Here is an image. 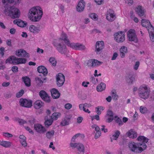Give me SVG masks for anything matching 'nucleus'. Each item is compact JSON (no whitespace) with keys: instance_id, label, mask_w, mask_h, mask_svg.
Wrapping results in <instances>:
<instances>
[{"instance_id":"obj_1","label":"nucleus","mask_w":154,"mask_h":154,"mask_svg":"<svg viewBox=\"0 0 154 154\" xmlns=\"http://www.w3.org/2000/svg\"><path fill=\"white\" fill-rule=\"evenodd\" d=\"M43 15L42 10L39 6L34 7L30 9L29 12V17L32 21H39Z\"/></svg>"},{"instance_id":"obj_2","label":"nucleus","mask_w":154,"mask_h":154,"mask_svg":"<svg viewBox=\"0 0 154 154\" xmlns=\"http://www.w3.org/2000/svg\"><path fill=\"white\" fill-rule=\"evenodd\" d=\"M4 12L6 16H10L12 19L18 18L20 15L19 10L14 6H11L9 8H5Z\"/></svg>"},{"instance_id":"obj_3","label":"nucleus","mask_w":154,"mask_h":154,"mask_svg":"<svg viewBox=\"0 0 154 154\" xmlns=\"http://www.w3.org/2000/svg\"><path fill=\"white\" fill-rule=\"evenodd\" d=\"M150 91L147 87L144 86H140L138 89V94L140 97L143 99H145L147 98L149 95Z\"/></svg>"},{"instance_id":"obj_4","label":"nucleus","mask_w":154,"mask_h":154,"mask_svg":"<svg viewBox=\"0 0 154 154\" xmlns=\"http://www.w3.org/2000/svg\"><path fill=\"white\" fill-rule=\"evenodd\" d=\"M130 150L135 153H139L143 151L142 147H139L138 143H136L134 142H130L128 144Z\"/></svg>"},{"instance_id":"obj_5","label":"nucleus","mask_w":154,"mask_h":154,"mask_svg":"<svg viewBox=\"0 0 154 154\" xmlns=\"http://www.w3.org/2000/svg\"><path fill=\"white\" fill-rule=\"evenodd\" d=\"M57 50L61 54H65L67 51L66 46L63 42H56L54 44Z\"/></svg>"},{"instance_id":"obj_6","label":"nucleus","mask_w":154,"mask_h":154,"mask_svg":"<svg viewBox=\"0 0 154 154\" xmlns=\"http://www.w3.org/2000/svg\"><path fill=\"white\" fill-rule=\"evenodd\" d=\"M114 36L115 40L117 42H122L125 40V34L123 31H119L115 33Z\"/></svg>"},{"instance_id":"obj_7","label":"nucleus","mask_w":154,"mask_h":154,"mask_svg":"<svg viewBox=\"0 0 154 154\" xmlns=\"http://www.w3.org/2000/svg\"><path fill=\"white\" fill-rule=\"evenodd\" d=\"M70 146L73 148H76L79 154H84L85 152V147L84 145L82 143H70Z\"/></svg>"},{"instance_id":"obj_8","label":"nucleus","mask_w":154,"mask_h":154,"mask_svg":"<svg viewBox=\"0 0 154 154\" xmlns=\"http://www.w3.org/2000/svg\"><path fill=\"white\" fill-rule=\"evenodd\" d=\"M137 139L138 141H140L138 143L139 146L142 147L143 150L145 149L146 148V145L144 143H147L148 142L149 139L144 136H142L138 137Z\"/></svg>"},{"instance_id":"obj_9","label":"nucleus","mask_w":154,"mask_h":154,"mask_svg":"<svg viewBox=\"0 0 154 154\" xmlns=\"http://www.w3.org/2000/svg\"><path fill=\"white\" fill-rule=\"evenodd\" d=\"M65 76L62 73H59L56 75V83L58 87H60L63 85L65 82Z\"/></svg>"},{"instance_id":"obj_10","label":"nucleus","mask_w":154,"mask_h":154,"mask_svg":"<svg viewBox=\"0 0 154 154\" xmlns=\"http://www.w3.org/2000/svg\"><path fill=\"white\" fill-rule=\"evenodd\" d=\"M20 105L26 108H30L32 106V101L26 99L21 98L19 101Z\"/></svg>"},{"instance_id":"obj_11","label":"nucleus","mask_w":154,"mask_h":154,"mask_svg":"<svg viewBox=\"0 0 154 154\" xmlns=\"http://www.w3.org/2000/svg\"><path fill=\"white\" fill-rule=\"evenodd\" d=\"M39 95L41 98L45 102L48 103L50 102V97L45 91H41L39 92Z\"/></svg>"},{"instance_id":"obj_12","label":"nucleus","mask_w":154,"mask_h":154,"mask_svg":"<svg viewBox=\"0 0 154 154\" xmlns=\"http://www.w3.org/2000/svg\"><path fill=\"white\" fill-rule=\"evenodd\" d=\"M75 50L80 51L84 50L86 49L85 46L79 43H71L69 46Z\"/></svg>"},{"instance_id":"obj_13","label":"nucleus","mask_w":154,"mask_h":154,"mask_svg":"<svg viewBox=\"0 0 154 154\" xmlns=\"http://www.w3.org/2000/svg\"><path fill=\"white\" fill-rule=\"evenodd\" d=\"M133 31V30H131L128 32V40L130 41H133L135 43H137L138 42V39L136 35Z\"/></svg>"},{"instance_id":"obj_14","label":"nucleus","mask_w":154,"mask_h":154,"mask_svg":"<svg viewBox=\"0 0 154 154\" xmlns=\"http://www.w3.org/2000/svg\"><path fill=\"white\" fill-rule=\"evenodd\" d=\"M15 54L17 57H26L29 58V54L27 53L25 50L22 49L17 50Z\"/></svg>"},{"instance_id":"obj_15","label":"nucleus","mask_w":154,"mask_h":154,"mask_svg":"<svg viewBox=\"0 0 154 154\" xmlns=\"http://www.w3.org/2000/svg\"><path fill=\"white\" fill-rule=\"evenodd\" d=\"M34 128L37 132L40 133H44L46 131V129L45 128L39 124H35Z\"/></svg>"},{"instance_id":"obj_16","label":"nucleus","mask_w":154,"mask_h":154,"mask_svg":"<svg viewBox=\"0 0 154 154\" xmlns=\"http://www.w3.org/2000/svg\"><path fill=\"white\" fill-rule=\"evenodd\" d=\"M104 48V42L103 41H98L96 42V50L95 52L97 54H100L99 52Z\"/></svg>"},{"instance_id":"obj_17","label":"nucleus","mask_w":154,"mask_h":154,"mask_svg":"<svg viewBox=\"0 0 154 154\" xmlns=\"http://www.w3.org/2000/svg\"><path fill=\"white\" fill-rule=\"evenodd\" d=\"M85 2L83 0H80L76 7L77 11L80 12L83 11L85 8Z\"/></svg>"},{"instance_id":"obj_18","label":"nucleus","mask_w":154,"mask_h":154,"mask_svg":"<svg viewBox=\"0 0 154 154\" xmlns=\"http://www.w3.org/2000/svg\"><path fill=\"white\" fill-rule=\"evenodd\" d=\"M46 78L40 77H37L35 78V80L37 83V85L40 87H41L43 83L46 82Z\"/></svg>"},{"instance_id":"obj_19","label":"nucleus","mask_w":154,"mask_h":154,"mask_svg":"<svg viewBox=\"0 0 154 154\" xmlns=\"http://www.w3.org/2000/svg\"><path fill=\"white\" fill-rule=\"evenodd\" d=\"M134 80L133 73L131 72L128 73L126 77V82L128 84L130 85L132 84Z\"/></svg>"},{"instance_id":"obj_20","label":"nucleus","mask_w":154,"mask_h":154,"mask_svg":"<svg viewBox=\"0 0 154 154\" xmlns=\"http://www.w3.org/2000/svg\"><path fill=\"white\" fill-rule=\"evenodd\" d=\"M13 23L14 24H17L18 26L21 27H25L27 24L26 22H25L20 19L14 20Z\"/></svg>"},{"instance_id":"obj_21","label":"nucleus","mask_w":154,"mask_h":154,"mask_svg":"<svg viewBox=\"0 0 154 154\" xmlns=\"http://www.w3.org/2000/svg\"><path fill=\"white\" fill-rule=\"evenodd\" d=\"M51 94L53 98L54 99H57L59 98L60 93L55 88H52L51 91Z\"/></svg>"},{"instance_id":"obj_22","label":"nucleus","mask_w":154,"mask_h":154,"mask_svg":"<svg viewBox=\"0 0 154 154\" xmlns=\"http://www.w3.org/2000/svg\"><path fill=\"white\" fill-rule=\"evenodd\" d=\"M37 71L40 73H42L44 76L48 74V70L45 66H40L37 68Z\"/></svg>"},{"instance_id":"obj_23","label":"nucleus","mask_w":154,"mask_h":154,"mask_svg":"<svg viewBox=\"0 0 154 154\" xmlns=\"http://www.w3.org/2000/svg\"><path fill=\"white\" fill-rule=\"evenodd\" d=\"M45 126L47 127L51 125L53 122V120L50 118V116H49V117L48 116L45 117Z\"/></svg>"},{"instance_id":"obj_24","label":"nucleus","mask_w":154,"mask_h":154,"mask_svg":"<svg viewBox=\"0 0 154 154\" xmlns=\"http://www.w3.org/2000/svg\"><path fill=\"white\" fill-rule=\"evenodd\" d=\"M29 29L31 32L34 34L38 33L40 31V27H36L33 25H31L29 26Z\"/></svg>"},{"instance_id":"obj_25","label":"nucleus","mask_w":154,"mask_h":154,"mask_svg":"<svg viewBox=\"0 0 154 154\" xmlns=\"http://www.w3.org/2000/svg\"><path fill=\"white\" fill-rule=\"evenodd\" d=\"M34 105L35 109H38L44 106V103L41 100H38L35 102Z\"/></svg>"},{"instance_id":"obj_26","label":"nucleus","mask_w":154,"mask_h":154,"mask_svg":"<svg viewBox=\"0 0 154 154\" xmlns=\"http://www.w3.org/2000/svg\"><path fill=\"white\" fill-rule=\"evenodd\" d=\"M61 39L64 41L65 43L67 44L68 46H70L71 43H70L69 39L67 38V36L66 34L63 32L61 35Z\"/></svg>"},{"instance_id":"obj_27","label":"nucleus","mask_w":154,"mask_h":154,"mask_svg":"<svg viewBox=\"0 0 154 154\" xmlns=\"http://www.w3.org/2000/svg\"><path fill=\"white\" fill-rule=\"evenodd\" d=\"M127 135L130 138H134L137 137V134L135 131L133 130H131L126 133Z\"/></svg>"},{"instance_id":"obj_28","label":"nucleus","mask_w":154,"mask_h":154,"mask_svg":"<svg viewBox=\"0 0 154 154\" xmlns=\"http://www.w3.org/2000/svg\"><path fill=\"white\" fill-rule=\"evenodd\" d=\"M135 11L140 17H142L144 15V11L143 10L142 7L141 6H139L135 9Z\"/></svg>"},{"instance_id":"obj_29","label":"nucleus","mask_w":154,"mask_h":154,"mask_svg":"<svg viewBox=\"0 0 154 154\" xmlns=\"http://www.w3.org/2000/svg\"><path fill=\"white\" fill-rule=\"evenodd\" d=\"M23 82L27 87H29L31 85L30 79L27 76H24L22 78Z\"/></svg>"},{"instance_id":"obj_30","label":"nucleus","mask_w":154,"mask_h":154,"mask_svg":"<svg viewBox=\"0 0 154 154\" xmlns=\"http://www.w3.org/2000/svg\"><path fill=\"white\" fill-rule=\"evenodd\" d=\"M105 84L103 82H101L98 85L97 87V90L98 91H101L104 90L106 88Z\"/></svg>"},{"instance_id":"obj_31","label":"nucleus","mask_w":154,"mask_h":154,"mask_svg":"<svg viewBox=\"0 0 154 154\" xmlns=\"http://www.w3.org/2000/svg\"><path fill=\"white\" fill-rule=\"evenodd\" d=\"M141 24L144 27H149L150 25V23L148 20L143 19L141 20Z\"/></svg>"},{"instance_id":"obj_32","label":"nucleus","mask_w":154,"mask_h":154,"mask_svg":"<svg viewBox=\"0 0 154 154\" xmlns=\"http://www.w3.org/2000/svg\"><path fill=\"white\" fill-rule=\"evenodd\" d=\"M61 115V114L59 112H54L52 115L50 116V118L54 120L55 119L56 120L57 119V118Z\"/></svg>"},{"instance_id":"obj_33","label":"nucleus","mask_w":154,"mask_h":154,"mask_svg":"<svg viewBox=\"0 0 154 154\" xmlns=\"http://www.w3.org/2000/svg\"><path fill=\"white\" fill-rule=\"evenodd\" d=\"M116 16L114 14L112 15H107L106 18L107 20L110 22L114 21L116 19Z\"/></svg>"},{"instance_id":"obj_34","label":"nucleus","mask_w":154,"mask_h":154,"mask_svg":"<svg viewBox=\"0 0 154 154\" xmlns=\"http://www.w3.org/2000/svg\"><path fill=\"white\" fill-rule=\"evenodd\" d=\"M54 133V130L48 131L46 134V137L49 139H51L53 136Z\"/></svg>"},{"instance_id":"obj_35","label":"nucleus","mask_w":154,"mask_h":154,"mask_svg":"<svg viewBox=\"0 0 154 154\" xmlns=\"http://www.w3.org/2000/svg\"><path fill=\"white\" fill-rule=\"evenodd\" d=\"M11 143L8 141H0V145L6 147H9L11 146Z\"/></svg>"},{"instance_id":"obj_36","label":"nucleus","mask_w":154,"mask_h":154,"mask_svg":"<svg viewBox=\"0 0 154 154\" xmlns=\"http://www.w3.org/2000/svg\"><path fill=\"white\" fill-rule=\"evenodd\" d=\"M96 60L92 59L89 60L88 63V64L89 66H91L92 67H94L95 66L96 64Z\"/></svg>"},{"instance_id":"obj_37","label":"nucleus","mask_w":154,"mask_h":154,"mask_svg":"<svg viewBox=\"0 0 154 154\" xmlns=\"http://www.w3.org/2000/svg\"><path fill=\"white\" fill-rule=\"evenodd\" d=\"M115 118L116 122L118 124L119 126H121L123 124V122L122 120L119 117L117 116H115Z\"/></svg>"},{"instance_id":"obj_38","label":"nucleus","mask_w":154,"mask_h":154,"mask_svg":"<svg viewBox=\"0 0 154 154\" xmlns=\"http://www.w3.org/2000/svg\"><path fill=\"white\" fill-rule=\"evenodd\" d=\"M120 134V131L118 130H117L115 133L112 136V139L114 140H116L119 137Z\"/></svg>"},{"instance_id":"obj_39","label":"nucleus","mask_w":154,"mask_h":154,"mask_svg":"<svg viewBox=\"0 0 154 154\" xmlns=\"http://www.w3.org/2000/svg\"><path fill=\"white\" fill-rule=\"evenodd\" d=\"M49 60L53 66H56L57 61L55 58L54 57H51L50 58Z\"/></svg>"},{"instance_id":"obj_40","label":"nucleus","mask_w":154,"mask_h":154,"mask_svg":"<svg viewBox=\"0 0 154 154\" xmlns=\"http://www.w3.org/2000/svg\"><path fill=\"white\" fill-rule=\"evenodd\" d=\"M19 58L13 56V57L12 62H11V63H13L16 64H18L19 63Z\"/></svg>"},{"instance_id":"obj_41","label":"nucleus","mask_w":154,"mask_h":154,"mask_svg":"<svg viewBox=\"0 0 154 154\" xmlns=\"http://www.w3.org/2000/svg\"><path fill=\"white\" fill-rule=\"evenodd\" d=\"M69 124V122H68V120H66L65 119L63 120L60 123V125L62 126H64L66 125H68Z\"/></svg>"},{"instance_id":"obj_42","label":"nucleus","mask_w":154,"mask_h":154,"mask_svg":"<svg viewBox=\"0 0 154 154\" xmlns=\"http://www.w3.org/2000/svg\"><path fill=\"white\" fill-rule=\"evenodd\" d=\"M89 17L92 19L95 20H97V16L95 13H91L89 15Z\"/></svg>"},{"instance_id":"obj_43","label":"nucleus","mask_w":154,"mask_h":154,"mask_svg":"<svg viewBox=\"0 0 154 154\" xmlns=\"http://www.w3.org/2000/svg\"><path fill=\"white\" fill-rule=\"evenodd\" d=\"M80 135V133H79L74 135L72 137L70 143H75V139L76 137H78Z\"/></svg>"},{"instance_id":"obj_44","label":"nucleus","mask_w":154,"mask_h":154,"mask_svg":"<svg viewBox=\"0 0 154 154\" xmlns=\"http://www.w3.org/2000/svg\"><path fill=\"white\" fill-rule=\"evenodd\" d=\"M24 93V91L23 90H21L19 92L17 93L16 95V96L17 98H19L21 97Z\"/></svg>"},{"instance_id":"obj_45","label":"nucleus","mask_w":154,"mask_h":154,"mask_svg":"<svg viewBox=\"0 0 154 154\" xmlns=\"http://www.w3.org/2000/svg\"><path fill=\"white\" fill-rule=\"evenodd\" d=\"M113 115L114 114L112 111L110 110H108L107 111L106 117L107 116H108L109 117H113Z\"/></svg>"},{"instance_id":"obj_46","label":"nucleus","mask_w":154,"mask_h":154,"mask_svg":"<svg viewBox=\"0 0 154 154\" xmlns=\"http://www.w3.org/2000/svg\"><path fill=\"white\" fill-rule=\"evenodd\" d=\"M99 115L97 114L94 116H91V120L93 121L94 119H96L97 120H99L100 119Z\"/></svg>"},{"instance_id":"obj_47","label":"nucleus","mask_w":154,"mask_h":154,"mask_svg":"<svg viewBox=\"0 0 154 154\" xmlns=\"http://www.w3.org/2000/svg\"><path fill=\"white\" fill-rule=\"evenodd\" d=\"M19 63H18L19 64L22 63L24 64L26 63V60L24 58H19Z\"/></svg>"},{"instance_id":"obj_48","label":"nucleus","mask_w":154,"mask_h":154,"mask_svg":"<svg viewBox=\"0 0 154 154\" xmlns=\"http://www.w3.org/2000/svg\"><path fill=\"white\" fill-rule=\"evenodd\" d=\"M120 52L126 53L127 51V48L126 47L123 46L120 48Z\"/></svg>"},{"instance_id":"obj_49","label":"nucleus","mask_w":154,"mask_h":154,"mask_svg":"<svg viewBox=\"0 0 154 154\" xmlns=\"http://www.w3.org/2000/svg\"><path fill=\"white\" fill-rule=\"evenodd\" d=\"M150 38L151 41L154 42V32H149Z\"/></svg>"},{"instance_id":"obj_50","label":"nucleus","mask_w":154,"mask_h":154,"mask_svg":"<svg viewBox=\"0 0 154 154\" xmlns=\"http://www.w3.org/2000/svg\"><path fill=\"white\" fill-rule=\"evenodd\" d=\"M17 121L20 125H23L24 124L26 123V122L22 119H18Z\"/></svg>"},{"instance_id":"obj_51","label":"nucleus","mask_w":154,"mask_h":154,"mask_svg":"<svg viewBox=\"0 0 154 154\" xmlns=\"http://www.w3.org/2000/svg\"><path fill=\"white\" fill-rule=\"evenodd\" d=\"M20 142L23 146L25 147L27 146V144L26 141V139L25 140H20Z\"/></svg>"},{"instance_id":"obj_52","label":"nucleus","mask_w":154,"mask_h":154,"mask_svg":"<svg viewBox=\"0 0 154 154\" xmlns=\"http://www.w3.org/2000/svg\"><path fill=\"white\" fill-rule=\"evenodd\" d=\"M3 4H5L6 3H11L14 2V0H2Z\"/></svg>"},{"instance_id":"obj_53","label":"nucleus","mask_w":154,"mask_h":154,"mask_svg":"<svg viewBox=\"0 0 154 154\" xmlns=\"http://www.w3.org/2000/svg\"><path fill=\"white\" fill-rule=\"evenodd\" d=\"M13 57V56H11L7 59L5 61L6 63H11V62H12Z\"/></svg>"},{"instance_id":"obj_54","label":"nucleus","mask_w":154,"mask_h":154,"mask_svg":"<svg viewBox=\"0 0 154 154\" xmlns=\"http://www.w3.org/2000/svg\"><path fill=\"white\" fill-rule=\"evenodd\" d=\"M72 105L70 103H66L64 106L65 108L67 109H69L72 108Z\"/></svg>"},{"instance_id":"obj_55","label":"nucleus","mask_w":154,"mask_h":154,"mask_svg":"<svg viewBox=\"0 0 154 154\" xmlns=\"http://www.w3.org/2000/svg\"><path fill=\"white\" fill-rule=\"evenodd\" d=\"M101 134V131H97V132H96L94 136L95 138L97 139L99 138Z\"/></svg>"},{"instance_id":"obj_56","label":"nucleus","mask_w":154,"mask_h":154,"mask_svg":"<svg viewBox=\"0 0 154 154\" xmlns=\"http://www.w3.org/2000/svg\"><path fill=\"white\" fill-rule=\"evenodd\" d=\"M3 134L4 136L7 137H11L13 136L12 134L8 132L3 133Z\"/></svg>"},{"instance_id":"obj_57","label":"nucleus","mask_w":154,"mask_h":154,"mask_svg":"<svg viewBox=\"0 0 154 154\" xmlns=\"http://www.w3.org/2000/svg\"><path fill=\"white\" fill-rule=\"evenodd\" d=\"M11 70L14 72H16L18 71V67L16 66H14L12 67Z\"/></svg>"},{"instance_id":"obj_58","label":"nucleus","mask_w":154,"mask_h":154,"mask_svg":"<svg viewBox=\"0 0 154 154\" xmlns=\"http://www.w3.org/2000/svg\"><path fill=\"white\" fill-rule=\"evenodd\" d=\"M140 63L139 61H137L136 62L135 65L134 66V68L135 70H137L139 66Z\"/></svg>"},{"instance_id":"obj_59","label":"nucleus","mask_w":154,"mask_h":154,"mask_svg":"<svg viewBox=\"0 0 154 154\" xmlns=\"http://www.w3.org/2000/svg\"><path fill=\"white\" fill-rule=\"evenodd\" d=\"M12 95V94L11 92L7 93L5 95V97L7 98H10L11 97Z\"/></svg>"},{"instance_id":"obj_60","label":"nucleus","mask_w":154,"mask_h":154,"mask_svg":"<svg viewBox=\"0 0 154 154\" xmlns=\"http://www.w3.org/2000/svg\"><path fill=\"white\" fill-rule=\"evenodd\" d=\"M118 54L117 52L114 53L113 54V56L112 57V58H111V60H116V57H118Z\"/></svg>"},{"instance_id":"obj_61","label":"nucleus","mask_w":154,"mask_h":154,"mask_svg":"<svg viewBox=\"0 0 154 154\" xmlns=\"http://www.w3.org/2000/svg\"><path fill=\"white\" fill-rule=\"evenodd\" d=\"M146 111V108L143 106H141L140 108V111L142 113H144Z\"/></svg>"},{"instance_id":"obj_62","label":"nucleus","mask_w":154,"mask_h":154,"mask_svg":"<svg viewBox=\"0 0 154 154\" xmlns=\"http://www.w3.org/2000/svg\"><path fill=\"white\" fill-rule=\"evenodd\" d=\"M25 129L26 130L29 131V133H31V134H33L34 133H33V131H32L31 129H30L29 127H28V126L25 127Z\"/></svg>"},{"instance_id":"obj_63","label":"nucleus","mask_w":154,"mask_h":154,"mask_svg":"<svg viewBox=\"0 0 154 154\" xmlns=\"http://www.w3.org/2000/svg\"><path fill=\"white\" fill-rule=\"evenodd\" d=\"M113 14H114V12L111 9H109L107 11V15H112Z\"/></svg>"},{"instance_id":"obj_64","label":"nucleus","mask_w":154,"mask_h":154,"mask_svg":"<svg viewBox=\"0 0 154 154\" xmlns=\"http://www.w3.org/2000/svg\"><path fill=\"white\" fill-rule=\"evenodd\" d=\"M10 83L9 82H3L2 84V86L7 87L9 85Z\"/></svg>"}]
</instances>
